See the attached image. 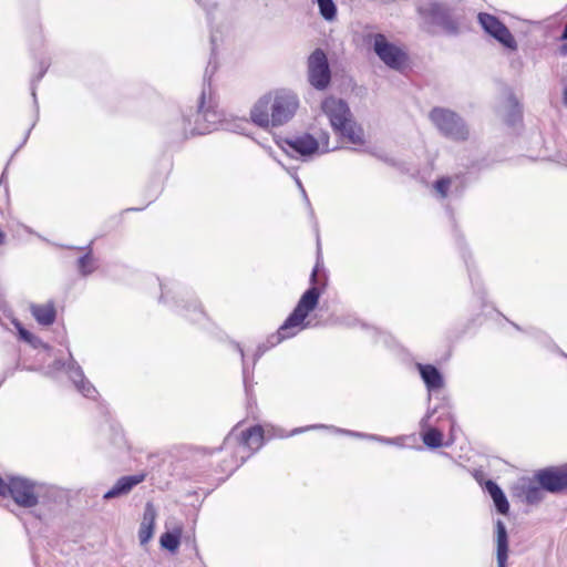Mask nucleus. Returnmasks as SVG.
I'll list each match as a JSON object with an SVG mask.
<instances>
[{
    "label": "nucleus",
    "mask_w": 567,
    "mask_h": 567,
    "mask_svg": "<svg viewBox=\"0 0 567 567\" xmlns=\"http://www.w3.org/2000/svg\"><path fill=\"white\" fill-rule=\"evenodd\" d=\"M279 146L288 156L303 161L332 150L329 145V134L326 132H322L318 138L308 133L285 138L279 142Z\"/></svg>",
    "instance_id": "2"
},
{
    "label": "nucleus",
    "mask_w": 567,
    "mask_h": 567,
    "mask_svg": "<svg viewBox=\"0 0 567 567\" xmlns=\"http://www.w3.org/2000/svg\"><path fill=\"white\" fill-rule=\"evenodd\" d=\"M442 433L436 429H429L423 434V442L429 447H440L442 445Z\"/></svg>",
    "instance_id": "24"
},
{
    "label": "nucleus",
    "mask_w": 567,
    "mask_h": 567,
    "mask_svg": "<svg viewBox=\"0 0 567 567\" xmlns=\"http://www.w3.org/2000/svg\"><path fill=\"white\" fill-rule=\"evenodd\" d=\"M42 489V484L22 476H12L8 482L0 477V495H10L16 504L22 507L37 506Z\"/></svg>",
    "instance_id": "4"
},
{
    "label": "nucleus",
    "mask_w": 567,
    "mask_h": 567,
    "mask_svg": "<svg viewBox=\"0 0 567 567\" xmlns=\"http://www.w3.org/2000/svg\"><path fill=\"white\" fill-rule=\"evenodd\" d=\"M318 427H321V425H312V426H308V427L295 429V430L291 432V435H295V434H298V433H301V432L308 431V430H310V429H318Z\"/></svg>",
    "instance_id": "31"
},
{
    "label": "nucleus",
    "mask_w": 567,
    "mask_h": 567,
    "mask_svg": "<svg viewBox=\"0 0 567 567\" xmlns=\"http://www.w3.org/2000/svg\"><path fill=\"white\" fill-rule=\"evenodd\" d=\"M508 106L511 109V112L508 114V117H507V122L509 124H514L516 122V120L519 118L520 116V109H519V104L518 102L516 101V99L514 97H509L508 99Z\"/></svg>",
    "instance_id": "26"
},
{
    "label": "nucleus",
    "mask_w": 567,
    "mask_h": 567,
    "mask_svg": "<svg viewBox=\"0 0 567 567\" xmlns=\"http://www.w3.org/2000/svg\"><path fill=\"white\" fill-rule=\"evenodd\" d=\"M319 12L327 21H333L337 17V6L333 0H317Z\"/></svg>",
    "instance_id": "23"
},
{
    "label": "nucleus",
    "mask_w": 567,
    "mask_h": 567,
    "mask_svg": "<svg viewBox=\"0 0 567 567\" xmlns=\"http://www.w3.org/2000/svg\"><path fill=\"white\" fill-rule=\"evenodd\" d=\"M79 269L81 274L89 275L94 270V261L90 255H85L79 260Z\"/></svg>",
    "instance_id": "28"
},
{
    "label": "nucleus",
    "mask_w": 567,
    "mask_h": 567,
    "mask_svg": "<svg viewBox=\"0 0 567 567\" xmlns=\"http://www.w3.org/2000/svg\"><path fill=\"white\" fill-rule=\"evenodd\" d=\"M297 184H298L299 188H301L303 190L301 182L298 178H297Z\"/></svg>",
    "instance_id": "38"
},
{
    "label": "nucleus",
    "mask_w": 567,
    "mask_h": 567,
    "mask_svg": "<svg viewBox=\"0 0 567 567\" xmlns=\"http://www.w3.org/2000/svg\"><path fill=\"white\" fill-rule=\"evenodd\" d=\"M485 487L489 495L492 496L497 511L502 514H507L509 505L498 485L492 481H487Z\"/></svg>",
    "instance_id": "20"
},
{
    "label": "nucleus",
    "mask_w": 567,
    "mask_h": 567,
    "mask_svg": "<svg viewBox=\"0 0 567 567\" xmlns=\"http://www.w3.org/2000/svg\"><path fill=\"white\" fill-rule=\"evenodd\" d=\"M197 116H198V118H199V117H203V118H205V120L209 121V122H210V123H213V124L215 123V120H216V117H217V116H216V114H215L214 112H204L202 109H200V111L198 112Z\"/></svg>",
    "instance_id": "30"
},
{
    "label": "nucleus",
    "mask_w": 567,
    "mask_h": 567,
    "mask_svg": "<svg viewBox=\"0 0 567 567\" xmlns=\"http://www.w3.org/2000/svg\"><path fill=\"white\" fill-rule=\"evenodd\" d=\"M536 477L544 489L550 493H567V464L542 470Z\"/></svg>",
    "instance_id": "9"
},
{
    "label": "nucleus",
    "mask_w": 567,
    "mask_h": 567,
    "mask_svg": "<svg viewBox=\"0 0 567 567\" xmlns=\"http://www.w3.org/2000/svg\"><path fill=\"white\" fill-rule=\"evenodd\" d=\"M349 143L361 146L364 144V133L361 126L357 125L352 118L336 130Z\"/></svg>",
    "instance_id": "16"
},
{
    "label": "nucleus",
    "mask_w": 567,
    "mask_h": 567,
    "mask_svg": "<svg viewBox=\"0 0 567 567\" xmlns=\"http://www.w3.org/2000/svg\"><path fill=\"white\" fill-rule=\"evenodd\" d=\"M237 440L249 450L257 451L262 445V430L260 426L250 427L243 431Z\"/></svg>",
    "instance_id": "18"
},
{
    "label": "nucleus",
    "mask_w": 567,
    "mask_h": 567,
    "mask_svg": "<svg viewBox=\"0 0 567 567\" xmlns=\"http://www.w3.org/2000/svg\"><path fill=\"white\" fill-rule=\"evenodd\" d=\"M321 110L329 118L334 131L351 118L349 106L341 99L333 96L327 97L321 104Z\"/></svg>",
    "instance_id": "10"
},
{
    "label": "nucleus",
    "mask_w": 567,
    "mask_h": 567,
    "mask_svg": "<svg viewBox=\"0 0 567 567\" xmlns=\"http://www.w3.org/2000/svg\"><path fill=\"white\" fill-rule=\"evenodd\" d=\"M319 291L317 288L308 289L300 298L293 312L286 319V321L278 329L276 336V343L296 336L299 331L307 328L305 319L318 305ZM275 344V342L272 343Z\"/></svg>",
    "instance_id": "3"
},
{
    "label": "nucleus",
    "mask_w": 567,
    "mask_h": 567,
    "mask_svg": "<svg viewBox=\"0 0 567 567\" xmlns=\"http://www.w3.org/2000/svg\"><path fill=\"white\" fill-rule=\"evenodd\" d=\"M563 102L567 106V87H565V90H564Z\"/></svg>",
    "instance_id": "34"
},
{
    "label": "nucleus",
    "mask_w": 567,
    "mask_h": 567,
    "mask_svg": "<svg viewBox=\"0 0 567 567\" xmlns=\"http://www.w3.org/2000/svg\"><path fill=\"white\" fill-rule=\"evenodd\" d=\"M55 370H65L75 388L86 398H94L96 393L95 388L84 378L81 367L71 358L70 362L65 364L61 360L54 362Z\"/></svg>",
    "instance_id": "11"
},
{
    "label": "nucleus",
    "mask_w": 567,
    "mask_h": 567,
    "mask_svg": "<svg viewBox=\"0 0 567 567\" xmlns=\"http://www.w3.org/2000/svg\"><path fill=\"white\" fill-rule=\"evenodd\" d=\"M145 478L144 474L123 476L115 485L104 494V499H111L121 495L127 494L135 485L143 482Z\"/></svg>",
    "instance_id": "14"
},
{
    "label": "nucleus",
    "mask_w": 567,
    "mask_h": 567,
    "mask_svg": "<svg viewBox=\"0 0 567 567\" xmlns=\"http://www.w3.org/2000/svg\"><path fill=\"white\" fill-rule=\"evenodd\" d=\"M316 275H317V274H316V270H313V272H312V275H311V277H312V280H315V278H316Z\"/></svg>",
    "instance_id": "39"
},
{
    "label": "nucleus",
    "mask_w": 567,
    "mask_h": 567,
    "mask_svg": "<svg viewBox=\"0 0 567 567\" xmlns=\"http://www.w3.org/2000/svg\"><path fill=\"white\" fill-rule=\"evenodd\" d=\"M478 22L486 33L501 42L504 47L511 50L517 49L514 37L496 17L488 13H480Z\"/></svg>",
    "instance_id": "8"
},
{
    "label": "nucleus",
    "mask_w": 567,
    "mask_h": 567,
    "mask_svg": "<svg viewBox=\"0 0 567 567\" xmlns=\"http://www.w3.org/2000/svg\"><path fill=\"white\" fill-rule=\"evenodd\" d=\"M392 440H393V443H392V444L401 445V439H400V437L392 439Z\"/></svg>",
    "instance_id": "35"
},
{
    "label": "nucleus",
    "mask_w": 567,
    "mask_h": 567,
    "mask_svg": "<svg viewBox=\"0 0 567 567\" xmlns=\"http://www.w3.org/2000/svg\"><path fill=\"white\" fill-rule=\"evenodd\" d=\"M336 431L344 433V434H348V435H351V436H354V437H365V439L374 440V441H378V442H381V443H385V444H392L393 443L392 439H386V437H382V436H378V435H365V434H362V433H359V432L343 431V430H339V429L336 430Z\"/></svg>",
    "instance_id": "27"
},
{
    "label": "nucleus",
    "mask_w": 567,
    "mask_h": 567,
    "mask_svg": "<svg viewBox=\"0 0 567 567\" xmlns=\"http://www.w3.org/2000/svg\"><path fill=\"white\" fill-rule=\"evenodd\" d=\"M420 374L430 391L443 386V378L439 370L431 364H417Z\"/></svg>",
    "instance_id": "17"
},
{
    "label": "nucleus",
    "mask_w": 567,
    "mask_h": 567,
    "mask_svg": "<svg viewBox=\"0 0 567 567\" xmlns=\"http://www.w3.org/2000/svg\"><path fill=\"white\" fill-rule=\"evenodd\" d=\"M430 118L440 132L452 140L464 141L468 137V128L463 120L450 110L434 109Z\"/></svg>",
    "instance_id": "5"
},
{
    "label": "nucleus",
    "mask_w": 567,
    "mask_h": 567,
    "mask_svg": "<svg viewBox=\"0 0 567 567\" xmlns=\"http://www.w3.org/2000/svg\"><path fill=\"white\" fill-rule=\"evenodd\" d=\"M563 39H567V24L565 25L564 29Z\"/></svg>",
    "instance_id": "37"
},
{
    "label": "nucleus",
    "mask_w": 567,
    "mask_h": 567,
    "mask_svg": "<svg viewBox=\"0 0 567 567\" xmlns=\"http://www.w3.org/2000/svg\"><path fill=\"white\" fill-rule=\"evenodd\" d=\"M308 76L311 85L323 90L330 82V70L327 56L321 50H316L308 60Z\"/></svg>",
    "instance_id": "7"
},
{
    "label": "nucleus",
    "mask_w": 567,
    "mask_h": 567,
    "mask_svg": "<svg viewBox=\"0 0 567 567\" xmlns=\"http://www.w3.org/2000/svg\"><path fill=\"white\" fill-rule=\"evenodd\" d=\"M422 17L430 23H441L444 19V10L437 3H429L419 9Z\"/></svg>",
    "instance_id": "22"
},
{
    "label": "nucleus",
    "mask_w": 567,
    "mask_h": 567,
    "mask_svg": "<svg viewBox=\"0 0 567 567\" xmlns=\"http://www.w3.org/2000/svg\"><path fill=\"white\" fill-rule=\"evenodd\" d=\"M182 527L177 526L171 532L164 533L159 538V544L164 549L175 553L181 544Z\"/></svg>",
    "instance_id": "21"
},
{
    "label": "nucleus",
    "mask_w": 567,
    "mask_h": 567,
    "mask_svg": "<svg viewBox=\"0 0 567 567\" xmlns=\"http://www.w3.org/2000/svg\"><path fill=\"white\" fill-rule=\"evenodd\" d=\"M31 312L35 320L43 326H50L55 320V309L51 302L33 305L31 306Z\"/></svg>",
    "instance_id": "19"
},
{
    "label": "nucleus",
    "mask_w": 567,
    "mask_h": 567,
    "mask_svg": "<svg viewBox=\"0 0 567 567\" xmlns=\"http://www.w3.org/2000/svg\"><path fill=\"white\" fill-rule=\"evenodd\" d=\"M4 241V234L3 231L0 229V245Z\"/></svg>",
    "instance_id": "36"
},
{
    "label": "nucleus",
    "mask_w": 567,
    "mask_h": 567,
    "mask_svg": "<svg viewBox=\"0 0 567 567\" xmlns=\"http://www.w3.org/2000/svg\"><path fill=\"white\" fill-rule=\"evenodd\" d=\"M372 48L379 59L393 70H401L405 66L408 55L405 51L394 42H391L384 34L377 33L372 37Z\"/></svg>",
    "instance_id": "6"
},
{
    "label": "nucleus",
    "mask_w": 567,
    "mask_h": 567,
    "mask_svg": "<svg viewBox=\"0 0 567 567\" xmlns=\"http://www.w3.org/2000/svg\"><path fill=\"white\" fill-rule=\"evenodd\" d=\"M209 131H210L209 126L203 127V128H200V127L196 128V133H198V134H205L206 132H209Z\"/></svg>",
    "instance_id": "32"
},
{
    "label": "nucleus",
    "mask_w": 567,
    "mask_h": 567,
    "mask_svg": "<svg viewBox=\"0 0 567 567\" xmlns=\"http://www.w3.org/2000/svg\"><path fill=\"white\" fill-rule=\"evenodd\" d=\"M508 557V537L505 524L498 519L496 522V559L498 567H506Z\"/></svg>",
    "instance_id": "15"
},
{
    "label": "nucleus",
    "mask_w": 567,
    "mask_h": 567,
    "mask_svg": "<svg viewBox=\"0 0 567 567\" xmlns=\"http://www.w3.org/2000/svg\"><path fill=\"white\" fill-rule=\"evenodd\" d=\"M431 417V414H427L423 420H422V425L423 426H426L427 425V421L430 420Z\"/></svg>",
    "instance_id": "33"
},
{
    "label": "nucleus",
    "mask_w": 567,
    "mask_h": 567,
    "mask_svg": "<svg viewBox=\"0 0 567 567\" xmlns=\"http://www.w3.org/2000/svg\"><path fill=\"white\" fill-rule=\"evenodd\" d=\"M299 106V97L291 90H272L254 103L250 109V120L261 128L278 127L291 121Z\"/></svg>",
    "instance_id": "1"
},
{
    "label": "nucleus",
    "mask_w": 567,
    "mask_h": 567,
    "mask_svg": "<svg viewBox=\"0 0 567 567\" xmlns=\"http://www.w3.org/2000/svg\"><path fill=\"white\" fill-rule=\"evenodd\" d=\"M156 509L152 503L145 505L143 518L138 529V539L142 546L146 545L154 535Z\"/></svg>",
    "instance_id": "13"
},
{
    "label": "nucleus",
    "mask_w": 567,
    "mask_h": 567,
    "mask_svg": "<svg viewBox=\"0 0 567 567\" xmlns=\"http://www.w3.org/2000/svg\"><path fill=\"white\" fill-rule=\"evenodd\" d=\"M454 179L451 178V177H443V178H440L435 184H434V189L435 192L442 197H446L447 196V193H449V189L450 187L452 186Z\"/></svg>",
    "instance_id": "25"
},
{
    "label": "nucleus",
    "mask_w": 567,
    "mask_h": 567,
    "mask_svg": "<svg viewBox=\"0 0 567 567\" xmlns=\"http://www.w3.org/2000/svg\"><path fill=\"white\" fill-rule=\"evenodd\" d=\"M543 489L529 478H520L514 486V495L523 503L537 504L543 499Z\"/></svg>",
    "instance_id": "12"
},
{
    "label": "nucleus",
    "mask_w": 567,
    "mask_h": 567,
    "mask_svg": "<svg viewBox=\"0 0 567 567\" xmlns=\"http://www.w3.org/2000/svg\"><path fill=\"white\" fill-rule=\"evenodd\" d=\"M14 326L17 327L21 339H23L24 341L32 343V344H35V342L39 341L28 330H25L19 322H14Z\"/></svg>",
    "instance_id": "29"
},
{
    "label": "nucleus",
    "mask_w": 567,
    "mask_h": 567,
    "mask_svg": "<svg viewBox=\"0 0 567 567\" xmlns=\"http://www.w3.org/2000/svg\"><path fill=\"white\" fill-rule=\"evenodd\" d=\"M233 437H234V434H230V436H229V437H227V440H226V441H227V442H229L230 440H233Z\"/></svg>",
    "instance_id": "40"
}]
</instances>
